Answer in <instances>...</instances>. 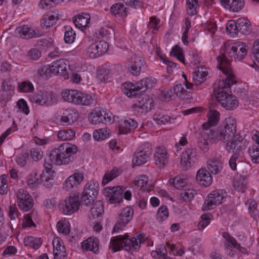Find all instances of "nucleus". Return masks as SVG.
I'll return each instance as SVG.
<instances>
[{"mask_svg":"<svg viewBox=\"0 0 259 259\" xmlns=\"http://www.w3.org/2000/svg\"><path fill=\"white\" fill-rule=\"evenodd\" d=\"M248 47L246 44L237 41L225 46L217 57L218 68L225 75L235 77L231 68V62L240 61L244 59L247 54Z\"/></svg>","mask_w":259,"mask_h":259,"instance_id":"f257e3e1","label":"nucleus"},{"mask_svg":"<svg viewBox=\"0 0 259 259\" xmlns=\"http://www.w3.org/2000/svg\"><path fill=\"white\" fill-rule=\"evenodd\" d=\"M225 79L220 81L217 89L214 90L216 100L220 104L227 110H234L238 106V101L235 96L230 93L231 85L236 82L235 77L225 75Z\"/></svg>","mask_w":259,"mask_h":259,"instance_id":"f03ea898","label":"nucleus"},{"mask_svg":"<svg viewBox=\"0 0 259 259\" xmlns=\"http://www.w3.org/2000/svg\"><path fill=\"white\" fill-rule=\"evenodd\" d=\"M78 150L77 147L69 143L61 144L58 148L52 150L47 158L45 159V167L48 169L52 168V164H68L72 160V156Z\"/></svg>","mask_w":259,"mask_h":259,"instance_id":"7ed1b4c3","label":"nucleus"},{"mask_svg":"<svg viewBox=\"0 0 259 259\" xmlns=\"http://www.w3.org/2000/svg\"><path fill=\"white\" fill-rule=\"evenodd\" d=\"M128 237V235L127 234L112 237L109 248L112 250L113 252L118 251L121 249L126 251H130L131 249L138 250L140 248L141 244L145 241L144 235L139 232L136 233L130 239Z\"/></svg>","mask_w":259,"mask_h":259,"instance_id":"20e7f679","label":"nucleus"},{"mask_svg":"<svg viewBox=\"0 0 259 259\" xmlns=\"http://www.w3.org/2000/svg\"><path fill=\"white\" fill-rule=\"evenodd\" d=\"M237 121L232 117L226 118L223 124L216 130H213L215 138L220 141H227L232 138L236 132Z\"/></svg>","mask_w":259,"mask_h":259,"instance_id":"39448f33","label":"nucleus"},{"mask_svg":"<svg viewBox=\"0 0 259 259\" xmlns=\"http://www.w3.org/2000/svg\"><path fill=\"white\" fill-rule=\"evenodd\" d=\"M228 141L226 145L227 150L229 152L234 153L230 159L229 165L232 169L235 170L236 169V160L238 158L239 151L245 147L244 137L240 134H237L234 135L231 140Z\"/></svg>","mask_w":259,"mask_h":259,"instance_id":"423d86ee","label":"nucleus"},{"mask_svg":"<svg viewBox=\"0 0 259 259\" xmlns=\"http://www.w3.org/2000/svg\"><path fill=\"white\" fill-rule=\"evenodd\" d=\"M79 205L78 195H73L60 201L58 207L63 214L71 215L79 209Z\"/></svg>","mask_w":259,"mask_h":259,"instance_id":"0eeeda50","label":"nucleus"},{"mask_svg":"<svg viewBox=\"0 0 259 259\" xmlns=\"http://www.w3.org/2000/svg\"><path fill=\"white\" fill-rule=\"evenodd\" d=\"M227 196L226 192L223 189H219L212 191L207 197L202 209L207 211L215 208L222 203L223 200Z\"/></svg>","mask_w":259,"mask_h":259,"instance_id":"6e6552de","label":"nucleus"},{"mask_svg":"<svg viewBox=\"0 0 259 259\" xmlns=\"http://www.w3.org/2000/svg\"><path fill=\"white\" fill-rule=\"evenodd\" d=\"M152 146L149 143H145L139 146L135 152L133 163L135 165H141L146 163L152 154Z\"/></svg>","mask_w":259,"mask_h":259,"instance_id":"1a4fd4ad","label":"nucleus"},{"mask_svg":"<svg viewBox=\"0 0 259 259\" xmlns=\"http://www.w3.org/2000/svg\"><path fill=\"white\" fill-rule=\"evenodd\" d=\"M99 190V185L98 182L93 181L88 182L82 193V203L87 206L90 205L97 197Z\"/></svg>","mask_w":259,"mask_h":259,"instance_id":"9d476101","label":"nucleus"},{"mask_svg":"<svg viewBox=\"0 0 259 259\" xmlns=\"http://www.w3.org/2000/svg\"><path fill=\"white\" fill-rule=\"evenodd\" d=\"M17 202L19 208L24 211L31 209L33 206V200L26 190L21 189L16 193Z\"/></svg>","mask_w":259,"mask_h":259,"instance_id":"9b49d317","label":"nucleus"},{"mask_svg":"<svg viewBox=\"0 0 259 259\" xmlns=\"http://www.w3.org/2000/svg\"><path fill=\"white\" fill-rule=\"evenodd\" d=\"M215 133L213 129H206L198 138V146L203 151L206 152L209 149V142H217L220 141L215 138Z\"/></svg>","mask_w":259,"mask_h":259,"instance_id":"f8f14e48","label":"nucleus"},{"mask_svg":"<svg viewBox=\"0 0 259 259\" xmlns=\"http://www.w3.org/2000/svg\"><path fill=\"white\" fill-rule=\"evenodd\" d=\"M32 101L39 105H50L57 102L56 95L52 92L39 91L32 98Z\"/></svg>","mask_w":259,"mask_h":259,"instance_id":"ddd939ff","label":"nucleus"},{"mask_svg":"<svg viewBox=\"0 0 259 259\" xmlns=\"http://www.w3.org/2000/svg\"><path fill=\"white\" fill-rule=\"evenodd\" d=\"M123 191L120 186L105 188L103 190L104 195L109 197L110 203H119L123 201Z\"/></svg>","mask_w":259,"mask_h":259,"instance_id":"4468645a","label":"nucleus"},{"mask_svg":"<svg viewBox=\"0 0 259 259\" xmlns=\"http://www.w3.org/2000/svg\"><path fill=\"white\" fill-rule=\"evenodd\" d=\"M84 179L82 173L76 172L69 176L63 183V189L67 191L76 189Z\"/></svg>","mask_w":259,"mask_h":259,"instance_id":"2eb2a0df","label":"nucleus"},{"mask_svg":"<svg viewBox=\"0 0 259 259\" xmlns=\"http://www.w3.org/2000/svg\"><path fill=\"white\" fill-rule=\"evenodd\" d=\"M196 151L192 148H189L183 151L181 156V164L186 168H190L196 161Z\"/></svg>","mask_w":259,"mask_h":259,"instance_id":"dca6fc26","label":"nucleus"},{"mask_svg":"<svg viewBox=\"0 0 259 259\" xmlns=\"http://www.w3.org/2000/svg\"><path fill=\"white\" fill-rule=\"evenodd\" d=\"M154 157L156 164L160 167L166 165L169 161L167 150L163 146H160L156 149Z\"/></svg>","mask_w":259,"mask_h":259,"instance_id":"f3484780","label":"nucleus"},{"mask_svg":"<svg viewBox=\"0 0 259 259\" xmlns=\"http://www.w3.org/2000/svg\"><path fill=\"white\" fill-rule=\"evenodd\" d=\"M15 33L17 37L23 39H30L39 36L38 32H36L33 29L26 25L17 27Z\"/></svg>","mask_w":259,"mask_h":259,"instance_id":"a211bd4d","label":"nucleus"},{"mask_svg":"<svg viewBox=\"0 0 259 259\" xmlns=\"http://www.w3.org/2000/svg\"><path fill=\"white\" fill-rule=\"evenodd\" d=\"M144 66V60L140 57L132 58L128 65V70L133 75L138 76Z\"/></svg>","mask_w":259,"mask_h":259,"instance_id":"6ab92c4d","label":"nucleus"},{"mask_svg":"<svg viewBox=\"0 0 259 259\" xmlns=\"http://www.w3.org/2000/svg\"><path fill=\"white\" fill-rule=\"evenodd\" d=\"M54 259H67L66 248L62 241L58 239L53 241Z\"/></svg>","mask_w":259,"mask_h":259,"instance_id":"aec40b11","label":"nucleus"},{"mask_svg":"<svg viewBox=\"0 0 259 259\" xmlns=\"http://www.w3.org/2000/svg\"><path fill=\"white\" fill-rule=\"evenodd\" d=\"M208 75V69L204 66H198L192 73V77L195 85L203 83Z\"/></svg>","mask_w":259,"mask_h":259,"instance_id":"412c9836","label":"nucleus"},{"mask_svg":"<svg viewBox=\"0 0 259 259\" xmlns=\"http://www.w3.org/2000/svg\"><path fill=\"white\" fill-rule=\"evenodd\" d=\"M66 61L64 59H59L54 61L51 65V71L55 75H65L67 73Z\"/></svg>","mask_w":259,"mask_h":259,"instance_id":"4be33fe9","label":"nucleus"},{"mask_svg":"<svg viewBox=\"0 0 259 259\" xmlns=\"http://www.w3.org/2000/svg\"><path fill=\"white\" fill-rule=\"evenodd\" d=\"M196 179L200 186L205 187L209 186L212 181L210 174L206 169L203 168L198 171Z\"/></svg>","mask_w":259,"mask_h":259,"instance_id":"5701e85b","label":"nucleus"},{"mask_svg":"<svg viewBox=\"0 0 259 259\" xmlns=\"http://www.w3.org/2000/svg\"><path fill=\"white\" fill-rule=\"evenodd\" d=\"M99 242L97 238L90 237L81 243V247L87 251L97 253L99 251Z\"/></svg>","mask_w":259,"mask_h":259,"instance_id":"b1692460","label":"nucleus"},{"mask_svg":"<svg viewBox=\"0 0 259 259\" xmlns=\"http://www.w3.org/2000/svg\"><path fill=\"white\" fill-rule=\"evenodd\" d=\"M44 177L38 171L34 170L27 177V184L29 187L34 188L43 181Z\"/></svg>","mask_w":259,"mask_h":259,"instance_id":"393cba45","label":"nucleus"},{"mask_svg":"<svg viewBox=\"0 0 259 259\" xmlns=\"http://www.w3.org/2000/svg\"><path fill=\"white\" fill-rule=\"evenodd\" d=\"M133 209L126 207L122 209L117 218L118 222L122 226H126L132 220L133 215Z\"/></svg>","mask_w":259,"mask_h":259,"instance_id":"a878e982","label":"nucleus"},{"mask_svg":"<svg viewBox=\"0 0 259 259\" xmlns=\"http://www.w3.org/2000/svg\"><path fill=\"white\" fill-rule=\"evenodd\" d=\"M138 125V122L131 118L124 120L119 125L118 134H126L135 130Z\"/></svg>","mask_w":259,"mask_h":259,"instance_id":"bb28decb","label":"nucleus"},{"mask_svg":"<svg viewBox=\"0 0 259 259\" xmlns=\"http://www.w3.org/2000/svg\"><path fill=\"white\" fill-rule=\"evenodd\" d=\"M222 236L226 240L224 243V246L226 248L231 246L233 248L237 249L240 252H244L245 248L241 246L240 244L237 243L236 240L228 233L223 232L222 233Z\"/></svg>","mask_w":259,"mask_h":259,"instance_id":"cd10ccee","label":"nucleus"},{"mask_svg":"<svg viewBox=\"0 0 259 259\" xmlns=\"http://www.w3.org/2000/svg\"><path fill=\"white\" fill-rule=\"evenodd\" d=\"M90 15L88 13H82L75 16L73 19V23L79 28H85L90 20Z\"/></svg>","mask_w":259,"mask_h":259,"instance_id":"c85d7f7f","label":"nucleus"},{"mask_svg":"<svg viewBox=\"0 0 259 259\" xmlns=\"http://www.w3.org/2000/svg\"><path fill=\"white\" fill-rule=\"evenodd\" d=\"M58 19V14L53 13L45 16L40 20V25L42 28H48L55 25Z\"/></svg>","mask_w":259,"mask_h":259,"instance_id":"c756f323","label":"nucleus"},{"mask_svg":"<svg viewBox=\"0 0 259 259\" xmlns=\"http://www.w3.org/2000/svg\"><path fill=\"white\" fill-rule=\"evenodd\" d=\"M237 33L240 32L243 34H249L251 31L250 22L245 18L237 20Z\"/></svg>","mask_w":259,"mask_h":259,"instance_id":"7c9ffc66","label":"nucleus"},{"mask_svg":"<svg viewBox=\"0 0 259 259\" xmlns=\"http://www.w3.org/2000/svg\"><path fill=\"white\" fill-rule=\"evenodd\" d=\"M2 99L7 102L11 99L15 88L7 82L3 81L2 84Z\"/></svg>","mask_w":259,"mask_h":259,"instance_id":"2f4dec72","label":"nucleus"},{"mask_svg":"<svg viewBox=\"0 0 259 259\" xmlns=\"http://www.w3.org/2000/svg\"><path fill=\"white\" fill-rule=\"evenodd\" d=\"M207 168L211 173L217 175L223 168V162L219 158H214L207 161Z\"/></svg>","mask_w":259,"mask_h":259,"instance_id":"473e14b6","label":"nucleus"},{"mask_svg":"<svg viewBox=\"0 0 259 259\" xmlns=\"http://www.w3.org/2000/svg\"><path fill=\"white\" fill-rule=\"evenodd\" d=\"M172 90L174 94L181 100L188 101L190 98L189 92H187L181 83L177 84Z\"/></svg>","mask_w":259,"mask_h":259,"instance_id":"72a5a7b5","label":"nucleus"},{"mask_svg":"<svg viewBox=\"0 0 259 259\" xmlns=\"http://www.w3.org/2000/svg\"><path fill=\"white\" fill-rule=\"evenodd\" d=\"M208 122L204 123L203 125V128L206 130L209 129L207 125L209 124L211 126L215 125L220 119V113L216 110L210 111L208 113Z\"/></svg>","mask_w":259,"mask_h":259,"instance_id":"f704fd0d","label":"nucleus"},{"mask_svg":"<svg viewBox=\"0 0 259 259\" xmlns=\"http://www.w3.org/2000/svg\"><path fill=\"white\" fill-rule=\"evenodd\" d=\"M42 242L40 238H35L32 236L25 237L24 240V244L25 246H30L35 249L39 248Z\"/></svg>","mask_w":259,"mask_h":259,"instance_id":"c9c22d12","label":"nucleus"},{"mask_svg":"<svg viewBox=\"0 0 259 259\" xmlns=\"http://www.w3.org/2000/svg\"><path fill=\"white\" fill-rule=\"evenodd\" d=\"M91 214L93 218L100 217L104 212V205L102 201H97L91 208Z\"/></svg>","mask_w":259,"mask_h":259,"instance_id":"e433bc0d","label":"nucleus"},{"mask_svg":"<svg viewBox=\"0 0 259 259\" xmlns=\"http://www.w3.org/2000/svg\"><path fill=\"white\" fill-rule=\"evenodd\" d=\"M197 194V191L193 189H186L180 194V198L185 202H190Z\"/></svg>","mask_w":259,"mask_h":259,"instance_id":"4c0bfd02","label":"nucleus"},{"mask_svg":"<svg viewBox=\"0 0 259 259\" xmlns=\"http://www.w3.org/2000/svg\"><path fill=\"white\" fill-rule=\"evenodd\" d=\"M75 135V131L72 129H64L59 131L57 136L59 140L67 141L72 140Z\"/></svg>","mask_w":259,"mask_h":259,"instance_id":"58836bf2","label":"nucleus"},{"mask_svg":"<svg viewBox=\"0 0 259 259\" xmlns=\"http://www.w3.org/2000/svg\"><path fill=\"white\" fill-rule=\"evenodd\" d=\"M96 104V100L90 95L81 92L78 105L83 106H92Z\"/></svg>","mask_w":259,"mask_h":259,"instance_id":"ea45409f","label":"nucleus"},{"mask_svg":"<svg viewBox=\"0 0 259 259\" xmlns=\"http://www.w3.org/2000/svg\"><path fill=\"white\" fill-rule=\"evenodd\" d=\"M64 28V41L66 43L72 44L74 41L76 34L70 26H66Z\"/></svg>","mask_w":259,"mask_h":259,"instance_id":"a19ab883","label":"nucleus"},{"mask_svg":"<svg viewBox=\"0 0 259 259\" xmlns=\"http://www.w3.org/2000/svg\"><path fill=\"white\" fill-rule=\"evenodd\" d=\"M58 231L65 235L69 234L70 231V226L69 222L64 220L59 221L56 225Z\"/></svg>","mask_w":259,"mask_h":259,"instance_id":"79ce46f5","label":"nucleus"},{"mask_svg":"<svg viewBox=\"0 0 259 259\" xmlns=\"http://www.w3.org/2000/svg\"><path fill=\"white\" fill-rule=\"evenodd\" d=\"M122 92L128 97L137 96L136 86L131 82L125 83L122 85Z\"/></svg>","mask_w":259,"mask_h":259,"instance_id":"37998d69","label":"nucleus"},{"mask_svg":"<svg viewBox=\"0 0 259 259\" xmlns=\"http://www.w3.org/2000/svg\"><path fill=\"white\" fill-rule=\"evenodd\" d=\"M99 114L100 118L99 119V123H103L107 124L111 123L112 122L113 118L111 113L107 112L106 111L100 108Z\"/></svg>","mask_w":259,"mask_h":259,"instance_id":"c03bdc74","label":"nucleus"},{"mask_svg":"<svg viewBox=\"0 0 259 259\" xmlns=\"http://www.w3.org/2000/svg\"><path fill=\"white\" fill-rule=\"evenodd\" d=\"M233 186L237 191L243 193L246 189V181L242 177L236 178L233 182Z\"/></svg>","mask_w":259,"mask_h":259,"instance_id":"a18cd8bd","label":"nucleus"},{"mask_svg":"<svg viewBox=\"0 0 259 259\" xmlns=\"http://www.w3.org/2000/svg\"><path fill=\"white\" fill-rule=\"evenodd\" d=\"M50 65L40 66L37 70V75L40 78L48 79L52 73Z\"/></svg>","mask_w":259,"mask_h":259,"instance_id":"49530a36","label":"nucleus"},{"mask_svg":"<svg viewBox=\"0 0 259 259\" xmlns=\"http://www.w3.org/2000/svg\"><path fill=\"white\" fill-rule=\"evenodd\" d=\"M148 182V177L145 175L139 176L134 181L135 186L140 187V189L145 190H147V184Z\"/></svg>","mask_w":259,"mask_h":259,"instance_id":"de8ad7c7","label":"nucleus"},{"mask_svg":"<svg viewBox=\"0 0 259 259\" xmlns=\"http://www.w3.org/2000/svg\"><path fill=\"white\" fill-rule=\"evenodd\" d=\"M168 214L167 207L165 205H161L157 212L156 219L158 221L162 222L168 218Z\"/></svg>","mask_w":259,"mask_h":259,"instance_id":"09e8293b","label":"nucleus"},{"mask_svg":"<svg viewBox=\"0 0 259 259\" xmlns=\"http://www.w3.org/2000/svg\"><path fill=\"white\" fill-rule=\"evenodd\" d=\"M64 111L67 117V122H68L69 124H71L77 119L78 113L77 110L72 109H67L64 110Z\"/></svg>","mask_w":259,"mask_h":259,"instance_id":"8fccbe9b","label":"nucleus"},{"mask_svg":"<svg viewBox=\"0 0 259 259\" xmlns=\"http://www.w3.org/2000/svg\"><path fill=\"white\" fill-rule=\"evenodd\" d=\"M248 153L252 162L259 163V145H252L249 148Z\"/></svg>","mask_w":259,"mask_h":259,"instance_id":"3c124183","label":"nucleus"},{"mask_svg":"<svg viewBox=\"0 0 259 259\" xmlns=\"http://www.w3.org/2000/svg\"><path fill=\"white\" fill-rule=\"evenodd\" d=\"M187 14L190 16H194L197 13L196 11L198 1L197 0H187Z\"/></svg>","mask_w":259,"mask_h":259,"instance_id":"603ef678","label":"nucleus"},{"mask_svg":"<svg viewBox=\"0 0 259 259\" xmlns=\"http://www.w3.org/2000/svg\"><path fill=\"white\" fill-rule=\"evenodd\" d=\"M109 132L105 128H101L95 131L93 137L96 141L103 140L109 137Z\"/></svg>","mask_w":259,"mask_h":259,"instance_id":"864d4df0","label":"nucleus"},{"mask_svg":"<svg viewBox=\"0 0 259 259\" xmlns=\"http://www.w3.org/2000/svg\"><path fill=\"white\" fill-rule=\"evenodd\" d=\"M170 54H172L173 56L176 57L180 61L185 63V57L182 48L176 45L172 48Z\"/></svg>","mask_w":259,"mask_h":259,"instance_id":"5fc2aeb1","label":"nucleus"},{"mask_svg":"<svg viewBox=\"0 0 259 259\" xmlns=\"http://www.w3.org/2000/svg\"><path fill=\"white\" fill-rule=\"evenodd\" d=\"M118 175L119 171L117 169H113L110 172H106L103 178L102 184L103 185L107 184L109 182L116 178Z\"/></svg>","mask_w":259,"mask_h":259,"instance_id":"6e6d98bb","label":"nucleus"},{"mask_svg":"<svg viewBox=\"0 0 259 259\" xmlns=\"http://www.w3.org/2000/svg\"><path fill=\"white\" fill-rule=\"evenodd\" d=\"M86 54L91 58H96L100 56L95 43L91 44L87 48Z\"/></svg>","mask_w":259,"mask_h":259,"instance_id":"4d7b16f0","label":"nucleus"},{"mask_svg":"<svg viewBox=\"0 0 259 259\" xmlns=\"http://www.w3.org/2000/svg\"><path fill=\"white\" fill-rule=\"evenodd\" d=\"M244 6V0H233L229 10L232 12H237L242 10Z\"/></svg>","mask_w":259,"mask_h":259,"instance_id":"13d9d810","label":"nucleus"},{"mask_svg":"<svg viewBox=\"0 0 259 259\" xmlns=\"http://www.w3.org/2000/svg\"><path fill=\"white\" fill-rule=\"evenodd\" d=\"M100 111V107L95 108L93 111L89 114L88 118L89 121L93 124L99 123V119L100 118L99 113Z\"/></svg>","mask_w":259,"mask_h":259,"instance_id":"bf43d9fd","label":"nucleus"},{"mask_svg":"<svg viewBox=\"0 0 259 259\" xmlns=\"http://www.w3.org/2000/svg\"><path fill=\"white\" fill-rule=\"evenodd\" d=\"M34 90L33 84L29 81H23L18 85V90L24 93L32 92Z\"/></svg>","mask_w":259,"mask_h":259,"instance_id":"052dcab7","label":"nucleus"},{"mask_svg":"<svg viewBox=\"0 0 259 259\" xmlns=\"http://www.w3.org/2000/svg\"><path fill=\"white\" fill-rule=\"evenodd\" d=\"M174 187L178 189H182L187 186V181L179 176L176 177L172 180Z\"/></svg>","mask_w":259,"mask_h":259,"instance_id":"680f3d73","label":"nucleus"},{"mask_svg":"<svg viewBox=\"0 0 259 259\" xmlns=\"http://www.w3.org/2000/svg\"><path fill=\"white\" fill-rule=\"evenodd\" d=\"M210 214L204 213L201 216V221H200L197 227L198 230H202L205 228L210 223Z\"/></svg>","mask_w":259,"mask_h":259,"instance_id":"e2e57ef3","label":"nucleus"},{"mask_svg":"<svg viewBox=\"0 0 259 259\" xmlns=\"http://www.w3.org/2000/svg\"><path fill=\"white\" fill-rule=\"evenodd\" d=\"M33 213L25 214L22 223V228L24 229L27 227H35V225L32 221Z\"/></svg>","mask_w":259,"mask_h":259,"instance_id":"0e129e2a","label":"nucleus"},{"mask_svg":"<svg viewBox=\"0 0 259 259\" xmlns=\"http://www.w3.org/2000/svg\"><path fill=\"white\" fill-rule=\"evenodd\" d=\"M109 70L104 68H100L97 70V76L99 80L105 82L108 79Z\"/></svg>","mask_w":259,"mask_h":259,"instance_id":"69168bd1","label":"nucleus"},{"mask_svg":"<svg viewBox=\"0 0 259 259\" xmlns=\"http://www.w3.org/2000/svg\"><path fill=\"white\" fill-rule=\"evenodd\" d=\"M8 214L11 220H16L20 215L15 204H12L9 206Z\"/></svg>","mask_w":259,"mask_h":259,"instance_id":"338daca9","label":"nucleus"},{"mask_svg":"<svg viewBox=\"0 0 259 259\" xmlns=\"http://www.w3.org/2000/svg\"><path fill=\"white\" fill-rule=\"evenodd\" d=\"M30 155L33 160L37 161L42 158L43 152L39 148H32L30 151Z\"/></svg>","mask_w":259,"mask_h":259,"instance_id":"774afa93","label":"nucleus"}]
</instances>
